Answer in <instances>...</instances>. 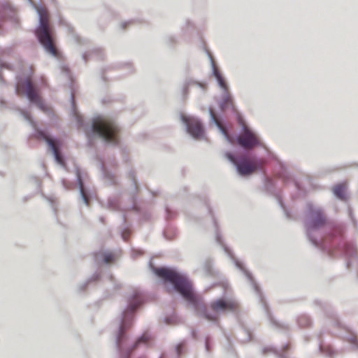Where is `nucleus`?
<instances>
[{"label": "nucleus", "mask_w": 358, "mask_h": 358, "mask_svg": "<svg viewBox=\"0 0 358 358\" xmlns=\"http://www.w3.org/2000/svg\"><path fill=\"white\" fill-rule=\"evenodd\" d=\"M149 268L163 284L169 285L167 288L169 292H174L178 294L192 306L199 317H203L208 322L218 324L219 313L238 312V303L227 285L223 286L222 295L210 303V308L213 310L212 313L195 294L192 283L185 273L180 271L176 267L155 266L151 261L149 262Z\"/></svg>", "instance_id": "1"}, {"label": "nucleus", "mask_w": 358, "mask_h": 358, "mask_svg": "<svg viewBox=\"0 0 358 358\" xmlns=\"http://www.w3.org/2000/svg\"><path fill=\"white\" fill-rule=\"evenodd\" d=\"M327 223V219L323 210L315 207L312 203H308L303 224L310 243L330 257H344L348 269L352 267L358 268L357 249L353 243L345 240L342 228L334 227L327 236H318L319 230Z\"/></svg>", "instance_id": "2"}, {"label": "nucleus", "mask_w": 358, "mask_h": 358, "mask_svg": "<svg viewBox=\"0 0 358 358\" xmlns=\"http://www.w3.org/2000/svg\"><path fill=\"white\" fill-rule=\"evenodd\" d=\"M237 122L241 126V131L234 133L233 145L236 144L242 149L243 153L227 151L224 157L233 165L240 178H248L255 173H263L262 159L255 154V150L262 148L267 150V148L259 134L245 124L243 117H238Z\"/></svg>", "instance_id": "3"}, {"label": "nucleus", "mask_w": 358, "mask_h": 358, "mask_svg": "<svg viewBox=\"0 0 358 358\" xmlns=\"http://www.w3.org/2000/svg\"><path fill=\"white\" fill-rule=\"evenodd\" d=\"M144 296L138 291H134L128 296L127 303L122 310L118 322V329L115 334V347L120 358H131L132 352L140 345H151L152 337L148 332H143L132 345H128L127 331L134 322V315L144 303ZM138 358H146L141 356Z\"/></svg>", "instance_id": "4"}, {"label": "nucleus", "mask_w": 358, "mask_h": 358, "mask_svg": "<svg viewBox=\"0 0 358 358\" xmlns=\"http://www.w3.org/2000/svg\"><path fill=\"white\" fill-rule=\"evenodd\" d=\"M71 114L78 128L85 133L88 147L92 148L95 141H101L105 145H117L120 143V127L117 122L111 118L97 115L87 122L78 113L71 93Z\"/></svg>", "instance_id": "5"}, {"label": "nucleus", "mask_w": 358, "mask_h": 358, "mask_svg": "<svg viewBox=\"0 0 358 358\" xmlns=\"http://www.w3.org/2000/svg\"><path fill=\"white\" fill-rule=\"evenodd\" d=\"M203 204L206 207L208 214L211 217L215 228V236L217 243L222 247V249L225 254L230 258L234 266L244 275V276L250 283L255 294L257 296L259 302L261 304L262 308L264 310V312L266 316L267 317L270 324L277 329L288 330V325L276 320L272 315L268 304L264 297V293L260 286L255 280L252 273L248 269L246 268L243 262H241L234 256L233 251L227 245L224 244V239L219 229L217 221L215 217L213 209L210 206L208 200L206 198L203 199Z\"/></svg>", "instance_id": "6"}, {"label": "nucleus", "mask_w": 358, "mask_h": 358, "mask_svg": "<svg viewBox=\"0 0 358 358\" xmlns=\"http://www.w3.org/2000/svg\"><path fill=\"white\" fill-rule=\"evenodd\" d=\"M313 304L320 307L326 317L330 320L329 325L336 329L333 330L332 334H337L358 350V334L352 328L341 322L331 304L319 299L314 300Z\"/></svg>", "instance_id": "7"}, {"label": "nucleus", "mask_w": 358, "mask_h": 358, "mask_svg": "<svg viewBox=\"0 0 358 358\" xmlns=\"http://www.w3.org/2000/svg\"><path fill=\"white\" fill-rule=\"evenodd\" d=\"M35 9L38 15V26L35 29V36L45 52L55 57L52 29L49 26L46 10L41 3L35 7Z\"/></svg>", "instance_id": "8"}, {"label": "nucleus", "mask_w": 358, "mask_h": 358, "mask_svg": "<svg viewBox=\"0 0 358 358\" xmlns=\"http://www.w3.org/2000/svg\"><path fill=\"white\" fill-rule=\"evenodd\" d=\"M15 109L20 113L22 117L34 127V131L33 136L38 139L45 141L55 161L61 165L63 164L64 159L62 157L58 154V151L61 150L62 147V143L60 139L51 136L46 130L38 128L31 115L28 111L20 108H15Z\"/></svg>", "instance_id": "9"}, {"label": "nucleus", "mask_w": 358, "mask_h": 358, "mask_svg": "<svg viewBox=\"0 0 358 358\" xmlns=\"http://www.w3.org/2000/svg\"><path fill=\"white\" fill-rule=\"evenodd\" d=\"M180 120L186 132L194 139L204 138L205 128L201 120L195 116L180 113Z\"/></svg>", "instance_id": "10"}, {"label": "nucleus", "mask_w": 358, "mask_h": 358, "mask_svg": "<svg viewBox=\"0 0 358 358\" xmlns=\"http://www.w3.org/2000/svg\"><path fill=\"white\" fill-rule=\"evenodd\" d=\"M262 191L266 195L273 196L276 199L279 206L283 211V213L287 220H294V217L284 203L277 189L276 181L274 179L266 176H264L262 178Z\"/></svg>", "instance_id": "11"}, {"label": "nucleus", "mask_w": 358, "mask_h": 358, "mask_svg": "<svg viewBox=\"0 0 358 358\" xmlns=\"http://www.w3.org/2000/svg\"><path fill=\"white\" fill-rule=\"evenodd\" d=\"M20 90H24L27 100L33 105L41 99L38 87L32 86L28 77H20L17 80V83L15 85V94H18Z\"/></svg>", "instance_id": "12"}, {"label": "nucleus", "mask_w": 358, "mask_h": 358, "mask_svg": "<svg viewBox=\"0 0 358 358\" xmlns=\"http://www.w3.org/2000/svg\"><path fill=\"white\" fill-rule=\"evenodd\" d=\"M218 108L222 113L231 111L238 121V117L243 118V115L238 110L235 104L234 98L229 90L222 92L219 98L216 99Z\"/></svg>", "instance_id": "13"}, {"label": "nucleus", "mask_w": 358, "mask_h": 358, "mask_svg": "<svg viewBox=\"0 0 358 358\" xmlns=\"http://www.w3.org/2000/svg\"><path fill=\"white\" fill-rule=\"evenodd\" d=\"M127 178L131 182V185L132 186L129 190V195L132 201L131 209L140 214L143 220H148L150 217V213L147 211H143L141 208L136 204L137 194L138 192L139 187L136 178L135 173L132 169L128 172Z\"/></svg>", "instance_id": "14"}, {"label": "nucleus", "mask_w": 358, "mask_h": 358, "mask_svg": "<svg viewBox=\"0 0 358 358\" xmlns=\"http://www.w3.org/2000/svg\"><path fill=\"white\" fill-rule=\"evenodd\" d=\"M3 21H8L14 29L20 27V20L16 10L8 3L0 5V34L2 32L1 27Z\"/></svg>", "instance_id": "15"}, {"label": "nucleus", "mask_w": 358, "mask_h": 358, "mask_svg": "<svg viewBox=\"0 0 358 358\" xmlns=\"http://www.w3.org/2000/svg\"><path fill=\"white\" fill-rule=\"evenodd\" d=\"M206 52L210 62V66L212 69V76L216 80L217 85L221 89L222 92H224L225 90H229V85L223 74L222 73L219 69L215 67L212 54L208 50H206Z\"/></svg>", "instance_id": "16"}, {"label": "nucleus", "mask_w": 358, "mask_h": 358, "mask_svg": "<svg viewBox=\"0 0 358 358\" xmlns=\"http://www.w3.org/2000/svg\"><path fill=\"white\" fill-rule=\"evenodd\" d=\"M96 160L99 162V169L101 173L102 179L108 186H116L119 182L115 174L110 171L106 166L103 160L99 155H96Z\"/></svg>", "instance_id": "17"}, {"label": "nucleus", "mask_w": 358, "mask_h": 358, "mask_svg": "<svg viewBox=\"0 0 358 358\" xmlns=\"http://www.w3.org/2000/svg\"><path fill=\"white\" fill-rule=\"evenodd\" d=\"M94 262L97 264H103L109 265L115 261V255L109 251H96L93 252Z\"/></svg>", "instance_id": "18"}, {"label": "nucleus", "mask_w": 358, "mask_h": 358, "mask_svg": "<svg viewBox=\"0 0 358 358\" xmlns=\"http://www.w3.org/2000/svg\"><path fill=\"white\" fill-rule=\"evenodd\" d=\"M290 348L289 343L284 344L280 349L275 346H266L262 348V354L273 353L275 355L276 358H289L287 352Z\"/></svg>", "instance_id": "19"}, {"label": "nucleus", "mask_w": 358, "mask_h": 358, "mask_svg": "<svg viewBox=\"0 0 358 358\" xmlns=\"http://www.w3.org/2000/svg\"><path fill=\"white\" fill-rule=\"evenodd\" d=\"M101 279V274L99 272H94L85 281L79 283L77 285V292L84 293L89 287L96 285Z\"/></svg>", "instance_id": "20"}, {"label": "nucleus", "mask_w": 358, "mask_h": 358, "mask_svg": "<svg viewBox=\"0 0 358 358\" xmlns=\"http://www.w3.org/2000/svg\"><path fill=\"white\" fill-rule=\"evenodd\" d=\"M75 171H76V181H77V184H78V189H79L80 198L81 199L83 202L86 206H89V202L87 199V192L85 189V187L83 186L84 180H83V177L82 170L78 166H76Z\"/></svg>", "instance_id": "21"}, {"label": "nucleus", "mask_w": 358, "mask_h": 358, "mask_svg": "<svg viewBox=\"0 0 358 358\" xmlns=\"http://www.w3.org/2000/svg\"><path fill=\"white\" fill-rule=\"evenodd\" d=\"M208 113L210 115V122L217 128L220 134L224 136L227 141L231 145H233L234 134L229 133L227 130L217 121L211 108H208Z\"/></svg>", "instance_id": "22"}, {"label": "nucleus", "mask_w": 358, "mask_h": 358, "mask_svg": "<svg viewBox=\"0 0 358 358\" xmlns=\"http://www.w3.org/2000/svg\"><path fill=\"white\" fill-rule=\"evenodd\" d=\"M208 113L210 115V122L217 128L220 134L224 136L227 141L231 145H233L234 134L229 133L227 130L217 121L211 108H208Z\"/></svg>", "instance_id": "23"}, {"label": "nucleus", "mask_w": 358, "mask_h": 358, "mask_svg": "<svg viewBox=\"0 0 358 358\" xmlns=\"http://www.w3.org/2000/svg\"><path fill=\"white\" fill-rule=\"evenodd\" d=\"M111 69H124V70H127L128 71L129 73H131L134 71V65L131 62H119V63H117L114 65H111V66H108L107 68H105V69H101V78L102 79L103 81H106V76H104V72L106 71H108V70H110Z\"/></svg>", "instance_id": "24"}, {"label": "nucleus", "mask_w": 358, "mask_h": 358, "mask_svg": "<svg viewBox=\"0 0 358 358\" xmlns=\"http://www.w3.org/2000/svg\"><path fill=\"white\" fill-rule=\"evenodd\" d=\"M190 87H194V79L185 78L180 87V94L182 101H185L189 98Z\"/></svg>", "instance_id": "25"}, {"label": "nucleus", "mask_w": 358, "mask_h": 358, "mask_svg": "<svg viewBox=\"0 0 358 358\" xmlns=\"http://www.w3.org/2000/svg\"><path fill=\"white\" fill-rule=\"evenodd\" d=\"M102 208H106L113 211H119L121 210L119 199L116 197H108L106 205L100 202Z\"/></svg>", "instance_id": "26"}, {"label": "nucleus", "mask_w": 358, "mask_h": 358, "mask_svg": "<svg viewBox=\"0 0 358 358\" xmlns=\"http://www.w3.org/2000/svg\"><path fill=\"white\" fill-rule=\"evenodd\" d=\"M92 55L97 57V58L99 59H102L103 58L104 53L101 48H94L92 50H89L83 53L82 59L85 63H87L89 58Z\"/></svg>", "instance_id": "27"}, {"label": "nucleus", "mask_w": 358, "mask_h": 358, "mask_svg": "<svg viewBox=\"0 0 358 358\" xmlns=\"http://www.w3.org/2000/svg\"><path fill=\"white\" fill-rule=\"evenodd\" d=\"M108 280L110 284L112 285V288L110 290L107 289L106 291V296L107 297L111 296L121 289V284L115 279V278L112 274L109 275Z\"/></svg>", "instance_id": "28"}, {"label": "nucleus", "mask_w": 358, "mask_h": 358, "mask_svg": "<svg viewBox=\"0 0 358 358\" xmlns=\"http://www.w3.org/2000/svg\"><path fill=\"white\" fill-rule=\"evenodd\" d=\"M333 194L341 201H345L347 199L345 187L342 183H338L334 187Z\"/></svg>", "instance_id": "29"}, {"label": "nucleus", "mask_w": 358, "mask_h": 358, "mask_svg": "<svg viewBox=\"0 0 358 358\" xmlns=\"http://www.w3.org/2000/svg\"><path fill=\"white\" fill-rule=\"evenodd\" d=\"M318 350L322 355L327 357H332L337 354L336 351L331 346L324 345L322 342L318 345Z\"/></svg>", "instance_id": "30"}, {"label": "nucleus", "mask_w": 358, "mask_h": 358, "mask_svg": "<svg viewBox=\"0 0 358 358\" xmlns=\"http://www.w3.org/2000/svg\"><path fill=\"white\" fill-rule=\"evenodd\" d=\"M194 87L196 90L197 98H203L207 92V84L203 82H199L194 80Z\"/></svg>", "instance_id": "31"}, {"label": "nucleus", "mask_w": 358, "mask_h": 358, "mask_svg": "<svg viewBox=\"0 0 358 358\" xmlns=\"http://www.w3.org/2000/svg\"><path fill=\"white\" fill-rule=\"evenodd\" d=\"M296 322L300 328L309 327L312 325L311 318L306 314H301L298 316Z\"/></svg>", "instance_id": "32"}, {"label": "nucleus", "mask_w": 358, "mask_h": 358, "mask_svg": "<svg viewBox=\"0 0 358 358\" xmlns=\"http://www.w3.org/2000/svg\"><path fill=\"white\" fill-rule=\"evenodd\" d=\"M177 230L173 226H167L162 231L164 238L167 241H171L176 236Z\"/></svg>", "instance_id": "33"}, {"label": "nucleus", "mask_w": 358, "mask_h": 358, "mask_svg": "<svg viewBox=\"0 0 358 358\" xmlns=\"http://www.w3.org/2000/svg\"><path fill=\"white\" fill-rule=\"evenodd\" d=\"M180 320L176 313H173L170 315L164 317V322L167 325L176 324L179 322Z\"/></svg>", "instance_id": "34"}, {"label": "nucleus", "mask_w": 358, "mask_h": 358, "mask_svg": "<svg viewBox=\"0 0 358 358\" xmlns=\"http://www.w3.org/2000/svg\"><path fill=\"white\" fill-rule=\"evenodd\" d=\"M177 215V212L168 206H165V220L170 221Z\"/></svg>", "instance_id": "35"}, {"label": "nucleus", "mask_w": 358, "mask_h": 358, "mask_svg": "<svg viewBox=\"0 0 358 358\" xmlns=\"http://www.w3.org/2000/svg\"><path fill=\"white\" fill-rule=\"evenodd\" d=\"M204 347L206 353L211 352L213 349V339L210 335H206L204 339Z\"/></svg>", "instance_id": "36"}, {"label": "nucleus", "mask_w": 358, "mask_h": 358, "mask_svg": "<svg viewBox=\"0 0 358 358\" xmlns=\"http://www.w3.org/2000/svg\"><path fill=\"white\" fill-rule=\"evenodd\" d=\"M204 271L206 275L208 276H211L214 275L213 264L210 260L206 261L204 264Z\"/></svg>", "instance_id": "37"}, {"label": "nucleus", "mask_w": 358, "mask_h": 358, "mask_svg": "<svg viewBox=\"0 0 358 358\" xmlns=\"http://www.w3.org/2000/svg\"><path fill=\"white\" fill-rule=\"evenodd\" d=\"M185 349V342L181 341L179 343H178L175 346V351L177 355V358H179L180 356L184 352Z\"/></svg>", "instance_id": "38"}, {"label": "nucleus", "mask_w": 358, "mask_h": 358, "mask_svg": "<svg viewBox=\"0 0 358 358\" xmlns=\"http://www.w3.org/2000/svg\"><path fill=\"white\" fill-rule=\"evenodd\" d=\"M164 43L169 47L173 46L177 41V38L173 35H167L164 38Z\"/></svg>", "instance_id": "39"}, {"label": "nucleus", "mask_w": 358, "mask_h": 358, "mask_svg": "<svg viewBox=\"0 0 358 358\" xmlns=\"http://www.w3.org/2000/svg\"><path fill=\"white\" fill-rule=\"evenodd\" d=\"M135 22V20L134 19H131V20H126V21H123L122 22H120V29H122V31H124L126 30L129 26H131V24H133Z\"/></svg>", "instance_id": "40"}, {"label": "nucleus", "mask_w": 358, "mask_h": 358, "mask_svg": "<svg viewBox=\"0 0 358 358\" xmlns=\"http://www.w3.org/2000/svg\"><path fill=\"white\" fill-rule=\"evenodd\" d=\"M61 72L68 78L69 80H71V74L69 68L66 65H62L60 66Z\"/></svg>", "instance_id": "41"}, {"label": "nucleus", "mask_w": 358, "mask_h": 358, "mask_svg": "<svg viewBox=\"0 0 358 358\" xmlns=\"http://www.w3.org/2000/svg\"><path fill=\"white\" fill-rule=\"evenodd\" d=\"M120 234H121L122 238L124 241H127L130 235V230L127 227H122V229L120 231Z\"/></svg>", "instance_id": "42"}, {"label": "nucleus", "mask_w": 358, "mask_h": 358, "mask_svg": "<svg viewBox=\"0 0 358 358\" xmlns=\"http://www.w3.org/2000/svg\"><path fill=\"white\" fill-rule=\"evenodd\" d=\"M43 197L49 202L50 206L52 208L54 213L56 215L57 208H56V206H55V199L53 196H44V195H43Z\"/></svg>", "instance_id": "43"}, {"label": "nucleus", "mask_w": 358, "mask_h": 358, "mask_svg": "<svg viewBox=\"0 0 358 358\" xmlns=\"http://www.w3.org/2000/svg\"><path fill=\"white\" fill-rule=\"evenodd\" d=\"M34 105L36 106L41 111L44 113H48L49 111V108L43 103L42 99L39 100L38 102L36 103Z\"/></svg>", "instance_id": "44"}, {"label": "nucleus", "mask_w": 358, "mask_h": 358, "mask_svg": "<svg viewBox=\"0 0 358 358\" xmlns=\"http://www.w3.org/2000/svg\"><path fill=\"white\" fill-rule=\"evenodd\" d=\"M62 185L65 190H69L72 187V185L69 183L65 178L61 180Z\"/></svg>", "instance_id": "45"}, {"label": "nucleus", "mask_w": 358, "mask_h": 358, "mask_svg": "<svg viewBox=\"0 0 358 358\" xmlns=\"http://www.w3.org/2000/svg\"><path fill=\"white\" fill-rule=\"evenodd\" d=\"M8 108L7 102L5 99L0 98V109H6Z\"/></svg>", "instance_id": "46"}, {"label": "nucleus", "mask_w": 358, "mask_h": 358, "mask_svg": "<svg viewBox=\"0 0 358 358\" xmlns=\"http://www.w3.org/2000/svg\"><path fill=\"white\" fill-rule=\"evenodd\" d=\"M244 332L245 334L246 337H245V338L243 341H245V342L251 341V339H252L251 333L248 330H247V329H245Z\"/></svg>", "instance_id": "47"}, {"label": "nucleus", "mask_w": 358, "mask_h": 358, "mask_svg": "<svg viewBox=\"0 0 358 358\" xmlns=\"http://www.w3.org/2000/svg\"><path fill=\"white\" fill-rule=\"evenodd\" d=\"M190 334H191V336L192 337V338L197 339V336H198L197 330L192 329H191Z\"/></svg>", "instance_id": "48"}, {"label": "nucleus", "mask_w": 358, "mask_h": 358, "mask_svg": "<svg viewBox=\"0 0 358 358\" xmlns=\"http://www.w3.org/2000/svg\"><path fill=\"white\" fill-rule=\"evenodd\" d=\"M75 40H76V43H77L78 44H80V45H81V44H83V43H85V41H83H83H83V39H82L80 37H79V36H76V37H75Z\"/></svg>", "instance_id": "49"}, {"label": "nucleus", "mask_w": 358, "mask_h": 358, "mask_svg": "<svg viewBox=\"0 0 358 358\" xmlns=\"http://www.w3.org/2000/svg\"><path fill=\"white\" fill-rule=\"evenodd\" d=\"M110 165L113 167H117V162L115 161V159H113L111 163H110Z\"/></svg>", "instance_id": "50"}, {"label": "nucleus", "mask_w": 358, "mask_h": 358, "mask_svg": "<svg viewBox=\"0 0 358 358\" xmlns=\"http://www.w3.org/2000/svg\"><path fill=\"white\" fill-rule=\"evenodd\" d=\"M99 221H100L101 223H103V224H104V223H105V218H104V217H103V216H99Z\"/></svg>", "instance_id": "51"}, {"label": "nucleus", "mask_w": 358, "mask_h": 358, "mask_svg": "<svg viewBox=\"0 0 358 358\" xmlns=\"http://www.w3.org/2000/svg\"><path fill=\"white\" fill-rule=\"evenodd\" d=\"M122 222H123V223H124V224H125V223H126V216H125V215H124V214H122Z\"/></svg>", "instance_id": "52"}, {"label": "nucleus", "mask_w": 358, "mask_h": 358, "mask_svg": "<svg viewBox=\"0 0 358 358\" xmlns=\"http://www.w3.org/2000/svg\"><path fill=\"white\" fill-rule=\"evenodd\" d=\"M35 180H36L37 187H39L41 185V182H39V180L37 178H35Z\"/></svg>", "instance_id": "53"}, {"label": "nucleus", "mask_w": 358, "mask_h": 358, "mask_svg": "<svg viewBox=\"0 0 358 358\" xmlns=\"http://www.w3.org/2000/svg\"><path fill=\"white\" fill-rule=\"evenodd\" d=\"M159 358H165V357H164V354H162V355L159 357Z\"/></svg>", "instance_id": "54"}, {"label": "nucleus", "mask_w": 358, "mask_h": 358, "mask_svg": "<svg viewBox=\"0 0 358 358\" xmlns=\"http://www.w3.org/2000/svg\"><path fill=\"white\" fill-rule=\"evenodd\" d=\"M350 216H351V220H352V222H355V219L354 217H352V214L350 213Z\"/></svg>", "instance_id": "55"}, {"label": "nucleus", "mask_w": 358, "mask_h": 358, "mask_svg": "<svg viewBox=\"0 0 358 358\" xmlns=\"http://www.w3.org/2000/svg\"><path fill=\"white\" fill-rule=\"evenodd\" d=\"M3 54V50H1V48H0V55Z\"/></svg>", "instance_id": "56"}, {"label": "nucleus", "mask_w": 358, "mask_h": 358, "mask_svg": "<svg viewBox=\"0 0 358 358\" xmlns=\"http://www.w3.org/2000/svg\"><path fill=\"white\" fill-rule=\"evenodd\" d=\"M27 1H28L29 3H32V2H31V0H27Z\"/></svg>", "instance_id": "57"}]
</instances>
